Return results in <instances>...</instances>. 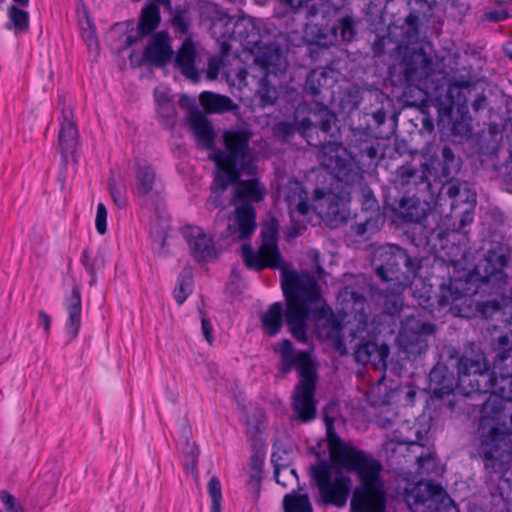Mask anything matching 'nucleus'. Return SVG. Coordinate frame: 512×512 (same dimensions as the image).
Listing matches in <instances>:
<instances>
[{
	"mask_svg": "<svg viewBox=\"0 0 512 512\" xmlns=\"http://www.w3.org/2000/svg\"><path fill=\"white\" fill-rule=\"evenodd\" d=\"M495 353L491 366L482 350L487 370L486 389L490 393L481 405L473 432L472 459H480L489 474H504L512 468V340L503 333L491 340Z\"/></svg>",
	"mask_w": 512,
	"mask_h": 512,
	"instance_id": "nucleus-1",
	"label": "nucleus"
},
{
	"mask_svg": "<svg viewBox=\"0 0 512 512\" xmlns=\"http://www.w3.org/2000/svg\"><path fill=\"white\" fill-rule=\"evenodd\" d=\"M508 250L503 245L490 248L474 269H461L449 275L447 280L439 284L438 307H449L454 316L468 318L471 309L466 302L469 297L477 294L480 289L484 290V287H490L499 298L478 303V312L484 319L499 313L507 298L509 278L504 268L509 262Z\"/></svg>",
	"mask_w": 512,
	"mask_h": 512,
	"instance_id": "nucleus-2",
	"label": "nucleus"
},
{
	"mask_svg": "<svg viewBox=\"0 0 512 512\" xmlns=\"http://www.w3.org/2000/svg\"><path fill=\"white\" fill-rule=\"evenodd\" d=\"M486 370L480 345L469 343L462 353L455 347H444L439 360L428 373L426 391L434 403L453 411L457 388L466 395L486 389L488 380L483 374Z\"/></svg>",
	"mask_w": 512,
	"mask_h": 512,
	"instance_id": "nucleus-3",
	"label": "nucleus"
},
{
	"mask_svg": "<svg viewBox=\"0 0 512 512\" xmlns=\"http://www.w3.org/2000/svg\"><path fill=\"white\" fill-rule=\"evenodd\" d=\"M281 287L285 298L284 311L281 302H274L261 315L263 331L270 337L280 333L285 319L294 339L306 343L308 320L313 306L321 300V288L315 277L308 271H283Z\"/></svg>",
	"mask_w": 512,
	"mask_h": 512,
	"instance_id": "nucleus-4",
	"label": "nucleus"
},
{
	"mask_svg": "<svg viewBox=\"0 0 512 512\" xmlns=\"http://www.w3.org/2000/svg\"><path fill=\"white\" fill-rule=\"evenodd\" d=\"M301 136L311 147L318 149L320 165L336 179L354 183L362 173L351 159H344L339 151L343 147L342 133L336 113L326 103L310 108L308 116L301 119Z\"/></svg>",
	"mask_w": 512,
	"mask_h": 512,
	"instance_id": "nucleus-5",
	"label": "nucleus"
},
{
	"mask_svg": "<svg viewBox=\"0 0 512 512\" xmlns=\"http://www.w3.org/2000/svg\"><path fill=\"white\" fill-rule=\"evenodd\" d=\"M424 260L416 249L391 243L379 246L373 254L372 266L378 279L387 286L380 289L371 285L372 297L388 299L401 295L420 276Z\"/></svg>",
	"mask_w": 512,
	"mask_h": 512,
	"instance_id": "nucleus-6",
	"label": "nucleus"
},
{
	"mask_svg": "<svg viewBox=\"0 0 512 512\" xmlns=\"http://www.w3.org/2000/svg\"><path fill=\"white\" fill-rule=\"evenodd\" d=\"M339 310L343 315L355 321L354 327L349 329L347 336L348 347L357 363L366 365L371 363L376 368H386V360L390 355V348L386 343L378 344L372 338L369 325V304L366 297L350 287H344L337 298Z\"/></svg>",
	"mask_w": 512,
	"mask_h": 512,
	"instance_id": "nucleus-7",
	"label": "nucleus"
},
{
	"mask_svg": "<svg viewBox=\"0 0 512 512\" xmlns=\"http://www.w3.org/2000/svg\"><path fill=\"white\" fill-rule=\"evenodd\" d=\"M279 356L278 377L287 376L296 369L299 381L292 394V409L302 422H309L316 417L317 401L315 399L318 382L317 364L307 350L295 349L289 339H282L273 346Z\"/></svg>",
	"mask_w": 512,
	"mask_h": 512,
	"instance_id": "nucleus-8",
	"label": "nucleus"
},
{
	"mask_svg": "<svg viewBox=\"0 0 512 512\" xmlns=\"http://www.w3.org/2000/svg\"><path fill=\"white\" fill-rule=\"evenodd\" d=\"M326 438L330 461L322 459L320 454L317 453V462L310 468L311 477L318 488L323 504L344 507L352 489V479L342 472H337L333 480V465L354 445L339 437L332 420H329L327 424Z\"/></svg>",
	"mask_w": 512,
	"mask_h": 512,
	"instance_id": "nucleus-9",
	"label": "nucleus"
},
{
	"mask_svg": "<svg viewBox=\"0 0 512 512\" xmlns=\"http://www.w3.org/2000/svg\"><path fill=\"white\" fill-rule=\"evenodd\" d=\"M400 177L407 188H389L384 195V206L391 211L395 221L422 224L431 212V204L421 199L419 193L429 192L431 182L424 171L411 167H402Z\"/></svg>",
	"mask_w": 512,
	"mask_h": 512,
	"instance_id": "nucleus-10",
	"label": "nucleus"
},
{
	"mask_svg": "<svg viewBox=\"0 0 512 512\" xmlns=\"http://www.w3.org/2000/svg\"><path fill=\"white\" fill-rule=\"evenodd\" d=\"M280 31L271 22L251 21L228 16L221 37L243 41L265 67L278 65L282 58Z\"/></svg>",
	"mask_w": 512,
	"mask_h": 512,
	"instance_id": "nucleus-11",
	"label": "nucleus"
},
{
	"mask_svg": "<svg viewBox=\"0 0 512 512\" xmlns=\"http://www.w3.org/2000/svg\"><path fill=\"white\" fill-rule=\"evenodd\" d=\"M382 471L383 465L378 459L354 446L333 465V479L337 472L356 476L358 485L354 487L351 496L354 501L360 498H388Z\"/></svg>",
	"mask_w": 512,
	"mask_h": 512,
	"instance_id": "nucleus-12",
	"label": "nucleus"
},
{
	"mask_svg": "<svg viewBox=\"0 0 512 512\" xmlns=\"http://www.w3.org/2000/svg\"><path fill=\"white\" fill-rule=\"evenodd\" d=\"M356 25L353 15L339 7L322 11L311 29L313 40L307 47L308 57L319 62L330 46L351 43L357 35Z\"/></svg>",
	"mask_w": 512,
	"mask_h": 512,
	"instance_id": "nucleus-13",
	"label": "nucleus"
},
{
	"mask_svg": "<svg viewBox=\"0 0 512 512\" xmlns=\"http://www.w3.org/2000/svg\"><path fill=\"white\" fill-rule=\"evenodd\" d=\"M437 332L436 324L409 317L403 324L397 341L401 352L410 361H416L424 356Z\"/></svg>",
	"mask_w": 512,
	"mask_h": 512,
	"instance_id": "nucleus-14",
	"label": "nucleus"
},
{
	"mask_svg": "<svg viewBox=\"0 0 512 512\" xmlns=\"http://www.w3.org/2000/svg\"><path fill=\"white\" fill-rule=\"evenodd\" d=\"M450 198L451 218L455 221L451 230L457 233H467L465 227L473 222L477 202L476 192L472 191L466 181L449 179L443 186Z\"/></svg>",
	"mask_w": 512,
	"mask_h": 512,
	"instance_id": "nucleus-15",
	"label": "nucleus"
},
{
	"mask_svg": "<svg viewBox=\"0 0 512 512\" xmlns=\"http://www.w3.org/2000/svg\"><path fill=\"white\" fill-rule=\"evenodd\" d=\"M338 182L351 187L358 185L356 191L358 201L361 205L362 212L365 213V218L359 222H355L351 226V230L359 237L368 238L372 234L380 231L385 223V215L381 212L379 202L374 195L372 189L365 183L364 175L362 174L361 180L348 183L337 179Z\"/></svg>",
	"mask_w": 512,
	"mask_h": 512,
	"instance_id": "nucleus-16",
	"label": "nucleus"
},
{
	"mask_svg": "<svg viewBox=\"0 0 512 512\" xmlns=\"http://www.w3.org/2000/svg\"><path fill=\"white\" fill-rule=\"evenodd\" d=\"M313 199L319 202L321 213L330 226L337 227L347 222L350 211L351 190L349 186L335 188H315Z\"/></svg>",
	"mask_w": 512,
	"mask_h": 512,
	"instance_id": "nucleus-17",
	"label": "nucleus"
},
{
	"mask_svg": "<svg viewBox=\"0 0 512 512\" xmlns=\"http://www.w3.org/2000/svg\"><path fill=\"white\" fill-rule=\"evenodd\" d=\"M252 133L247 128H233L223 135L224 148L231 159V169L245 170L247 175H254L257 167L249 146Z\"/></svg>",
	"mask_w": 512,
	"mask_h": 512,
	"instance_id": "nucleus-18",
	"label": "nucleus"
},
{
	"mask_svg": "<svg viewBox=\"0 0 512 512\" xmlns=\"http://www.w3.org/2000/svg\"><path fill=\"white\" fill-rule=\"evenodd\" d=\"M379 140L380 138L376 137L369 128H365L362 124L357 127L351 125L345 140L346 148H341L344 151H349V156L343 158L351 159L359 171L363 173L356 163V158L359 161L368 160L369 165L373 162L376 163L381 158L379 155Z\"/></svg>",
	"mask_w": 512,
	"mask_h": 512,
	"instance_id": "nucleus-19",
	"label": "nucleus"
},
{
	"mask_svg": "<svg viewBox=\"0 0 512 512\" xmlns=\"http://www.w3.org/2000/svg\"><path fill=\"white\" fill-rule=\"evenodd\" d=\"M408 497L413 498V504L419 512H459L446 490L433 482L420 483L408 493Z\"/></svg>",
	"mask_w": 512,
	"mask_h": 512,
	"instance_id": "nucleus-20",
	"label": "nucleus"
},
{
	"mask_svg": "<svg viewBox=\"0 0 512 512\" xmlns=\"http://www.w3.org/2000/svg\"><path fill=\"white\" fill-rule=\"evenodd\" d=\"M135 51L129 55L131 64L136 63V66H141L144 63L156 68H163L167 66L174 57V50L172 47L171 37L166 30L155 32L149 38L147 45L141 57H137Z\"/></svg>",
	"mask_w": 512,
	"mask_h": 512,
	"instance_id": "nucleus-21",
	"label": "nucleus"
},
{
	"mask_svg": "<svg viewBox=\"0 0 512 512\" xmlns=\"http://www.w3.org/2000/svg\"><path fill=\"white\" fill-rule=\"evenodd\" d=\"M317 304L313 306L312 312L316 321V330L319 337L330 340L340 354H348L349 347L347 339L345 340L342 336L343 325L340 318L336 316L334 311L329 306L317 307Z\"/></svg>",
	"mask_w": 512,
	"mask_h": 512,
	"instance_id": "nucleus-22",
	"label": "nucleus"
},
{
	"mask_svg": "<svg viewBox=\"0 0 512 512\" xmlns=\"http://www.w3.org/2000/svg\"><path fill=\"white\" fill-rule=\"evenodd\" d=\"M172 62L174 68L179 70L186 79L193 83L200 81L204 67H200L201 53L191 36L185 37L178 50L174 51Z\"/></svg>",
	"mask_w": 512,
	"mask_h": 512,
	"instance_id": "nucleus-23",
	"label": "nucleus"
},
{
	"mask_svg": "<svg viewBox=\"0 0 512 512\" xmlns=\"http://www.w3.org/2000/svg\"><path fill=\"white\" fill-rule=\"evenodd\" d=\"M58 106L61 108L60 131L58 143L61 151L62 161L67 163L68 154L76 162L75 153L78 145V130L74 121V112L70 104H66V96H58Z\"/></svg>",
	"mask_w": 512,
	"mask_h": 512,
	"instance_id": "nucleus-24",
	"label": "nucleus"
},
{
	"mask_svg": "<svg viewBox=\"0 0 512 512\" xmlns=\"http://www.w3.org/2000/svg\"><path fill=\"white\" fill-rule=\"evenodd\" d=\"M179 103L181 106L192 104L187 114V124L194 133L196 143L203 149L214 150L216 132L207 115L187 95H182Z\"/></svg>",
	"mask_w": 512,
	"mask_h": 512,
	"instance_id": "nucleus-25",
	"label": "nucleus"
},
{
	"mask_svg": "<svg viewBox=\"0 0 512 512\" xmlns=\"http://www.w3.org/2000/svg\"><path fill=\"white\" fill-rule=\"evenodd\" d=\"M245 170H228L229 176L234 180L233 202H240L241 205H252L253 202L262 201L265 197V187L257 179H241Z\"/></svg>",
	"mask_w": 512,
	"mask_h": 512,
	"instance_id": "nucleus-26",
	"label": "nucleus"
},
{
	"mask_svg": "<svg viewBox=\"0 0 512 512\" xmlns=\"http://www.w3.org/2000/svg\"><path fill=\"white\" fill-rule=\"evenodd\" d=\"M235 224L227 223L226 228L219 233L221 239L228 238L236 231L239 239L249 240L256 229V210L253 205H240L233 212Z\"/></svg>",
	"mask_w": 512,
	"mask_h": 512,
	"instance_id": "nucleus-27",
	"label": "nucleus"
},
{
	"mask_svg": "<svg viewBox=\"0 0 512 512\" xmlns=\"http://www.w3.org/2000/svg\"><path fill=\"white\" fill-rule=\"evenodd\" d=\"M403 64L401 80L407 85H412L427 76L432 60L423 48H414L404 56Z\"/></svg>",
	"mask_w": 512,
	"mask_h": 512,
	"instance_id": "nucleus-28",
	"label": "nucleus"
},
{
	"mask_svg": "<svg viewBox=\"0 0 512 512\" xmlns=\"http://www.w3.org/2000/svg\"><path fill=\"white\" fill-rule=\"evenodd\" d=\"M455 150H458V147L455 146L453 149L444 144L435 152L430 163L435 175L452 179L460 171L462 160Z\"/></svg>",
	"mask_w": 512,
	"mask_h": 512,
	"instance_id": "nucleus-29",
	"label": "nucleus"
},
{
	"mask_svg": "<svg viewBox=\"0 0 512 512\" xmlns=\"http://www.w3.org/2000/svg\"><path fill=\"white\" fill-rule=\"evenodd\" d=\"M184 236L191 250V255L198 261H209L218 256V251L211 238L200 227H187Z\"/></svg>",
	"mask_w": 512,
	"mask_h": 512,
	"instance_id": "nucleus-30",
	"label": "nucleus"
},
{
	"mask_svg": "<svg viewBox=\"0 0 512 512\" xmlns=\"http://www.w3.org/2000/svg\"><path fill=\"white\" fill-rule=\"evenodd\" d=\"M260 252L266 259L271 260L270 268L286 270V264L278 249V224L272 221L261 230Z\"/></svg>",
	"mask_w": 512,
	"mask_h": 512,
	"instance_id": "nucleus-31",
	"label": "nucleus"
},
{
	"mask_svg": "<svg viewBox=\"0 0 512 512\" xmlns=\"http://www.w3.org/2000/svg\"><path fill=\"white\" fill-rule=\"evenodd\" d=\"M234 180L229 176L226 167L219 166L214 173V178L210 185V195L205 203V208L209 211L220 208L223 210L225 205V192L231 186Z\"/></svg>",
	"mask_w": 512,
	"mask_h": 512,
	"instance_id": "nucleus-32",
	"label": "nucleus"
},
{
	"mask_svg": "<svg viewBox=\"0 0 512 512\" xmlns=\"http://www.w3.org/2000/svg\"><path fill=\"white\" fill-rule=\"evenodd\" d=\"M327 81L328 77L325 70L312 69L307 74L303 90L313 99L314 105L326 103L331 97L332 92L326 85Z\"/></svg>",
	"mask_w": 512,
	"mask_h": 512,
	"instance_id": "nucleus-33",
	"label": "nucleus"
},
{
	"mask_svg": "<svg viewBox=\"0 0 512 512\" xmlns=\"http://www.w3.org/2000/svg\"><path fill=\"white\" fill-rule=\"evenodd\" d=\"M68 320L65 329L69 341L77 338L81 327L82 299L80 288L74 285L71 294L65 300Z\"/></svg>",
	"mask_w": 512,
	"mask_h": 512,
	"instance_id": "nucleus-34",
	"label": "nucleus"
},
{
	"mask_svg": "<svg viewBox=\"0 0 512 512\" xmlns=\"http://www.w3.org/2000/svg\"><path fill=\"white\" fill-rule=\"evenodd\" d=\"M369 116L371 119L368 120L365 125V128H369V130L375 134L376 137L380 139H387L394 132V122L396 115L392 114L390 122L387 121V111L384 107H380L373 111L371 114H364V117Z\"/></svg>",
	"mask_w": 512,
	"mask_h": 512,
	"instance_id": "nucleus-35",
	"label": "nucleus"
},
{
	"mask_svg": "<svg viewBox=\"0 0 512 512\" xmlns=\"http://www.w3.org/2000/svg\"><path fill=\"white\" fill-rule=\"evenodd\" d=\"M161 22L160 8L155 3L146 4L139 15L137 34L146 37L155 33Z\"/></svg>",
	"mask_w": 512,
	"mask_h": 512,
	"instance_id": "nucleus-36",
	"label": "nucleus"
},
{
	"mask_svg": "<svg viewBox=\"0 0 512 512\" xmlns=\"http://www.w3.org/2000/svg\"><path fill=\"white\" fill-rule=\"evenodd\" d=\"M200 100L202 105L210 113L220 114L230 112L234 108H237V105L233 102V100L230 97L216 94L213 92H202L200 94Z\"/></svg>",
	"mask_w": 512,
	"mask_h": 512,
	"instance_id": "nucleus-37",
	"label": "nucleus"
},
{
	"mask_svg": "<svg viewBox=\"0 0 512 512\" xmlns=\"http://www.w3.org/2000/svg\"><path fill=\"white\" fill-rule=\"evenodd\" d=\"M136 189L141 197H148L153 189L156 173L150 164L136 162Z\"/></svg>",
	"mask_w": 512,
	"mask_h": 512,
	"instance_id": "nucleus-38",
	"label": "nucleus"
},
{
	"mask_svg": "<svg viewBox=\"0 0 512 512\" xmlns=\"http://www.w3.org/2000/svg\"><path fill=\"white\" fill-rule=\"evenodd\" d=\"M9 22L7 29H13L16 35L29 31V13L18 5H10L7 11Z\"/></svg>",
	"mask_w": 512,
	"mask_h": 512,
	"instance_id": "nucleus-39",
	"label": "nucleus"
},
{
	"mask_svg": "<svg viewBox=\"0 0 512 512\" xmlns=\"http://www.w3.org/2000/svg\"><path fill=\"white\" fill-rule=\"evenodd\" d=\"M283 512H313V507L307 494L293 490L284 496Z\"/></svg>",
	"mask_w": 512,
	"mask_h": 512,
	"instance_id": "nucleus-40",
	"label": "nucleus"
},
{
	"mask_svg": "<svg viewBox=\"0 0 512 512\" xmlns=\"http://www.w3.org/2000/svg\"><path fill=\"white\" fill-rule=\"evenodd\" d=\"M271 131L277 140L287 142L296 133L301 135V120H298L297 117H295L293 121L281 120L275 122L271 127Z\"/></svg>",
	"mask_w": 512,
	"mask_h": 512,
	"instance_id": "nucleus-41",
	"label": "nucleus"
},
{
	"mask_svg": "<svg viewBox=\"0 0 512 512\" xmlns=\"http://www.w3.org/2000/svg\"><path fill=\"white\" fill-rule=\"evenodd\" d=\"M388 498H360L354 501L351 498V512H386Z\"/></svg>",
	"mask_w": 512,
	"mask_h": 512,
	"instance_id": "nucleus-42",
	"label": "nucleus"
},
{
	"mask_svg": "<svg viewBox=\"0 0 512 512\" xmlns=\"http://www.w3.org/2000/svg\"><path fill=\"white\" fill-rule=\"evenodd\" d=\"M241 250L243 262L248 269L262 271L267 267L270 268L271 260L266 259L261 252L260 254L254 252L250 243L243 244Z\"/></svg>",
	"mask_w": 512,
	"mask_h": 512,
	"instance_id": "nucleus-43",
	"label": "nucleus"
},
{
	"mask_svg": "<svg viewBox=\"0 0 512 512\" xmlns=\"http://www.w3.org/2000/svg\"><path fill=\"white\" fill-rule=\"evenodd\" d=\"M189 435L190 428L187 420L185 419L184 422L182 423L180 439L184 442L183 453L186 458L185 466L187 469L194 470L196 469L197 458L200 452L194 443H190Z\"/></svg>",
	"mask_w": 512,
	"mask_h": 512,
	"instance_id": "nucleus-44",
	"label": "nucleus"
},
{
	"mask_svg": "<svg viewBox=\"0 0 512 512\" xmlns=\"http://www.w3.org/2000/svg\"><path fill=\"white\" fill-rule=\"evenodd\" d=\"M171 25L177 35L190 36L189 9L187 7L177 6L170 20Z\"/></svg>",
	"mask_w": 512,
	"mask_h": 512,
	"instance_id": "nucleus-45",
	"label": "nucleus"
},
{
	"mask_svg": "<svg viewBox=\"0 0 512 512\" xmlns=\"http://www.w3.org/2000/svg\"><path fill=\"white\" fill-rule=\"evenodd\" d=\"M263 416V413H260L259 416H253L252 418H248L246 421L247 430L246 435L250 441L251 449H260L264 448V439H263V430L261 428V423L259 417Z\"/></svg>",
	"mask_w": 512,
	"mask_h": 512,
	"instance_id": "nucleus-46",
	"label": "nucleus"
},
{
	"mask_svg": "<svg viewBox=\"0 0 512 512\" xmlns=\"http://www.w3.org/2000/svg\"><path fill=\"white\" fill-rule=\"evenodd\" d=\"M291 221H302L307 223L315 208L308 202V197L298 200L294 205L287 206Z\"/></svg>",
	"mask_w": 512,
	"mask_h": 512,
	"instance_id": "nucleus-47",
	"label": "nucleus"
},
{
	"mask_svg": "<svg viewBox=\"0 0 512 512\" xmlns=\"http://www.w3.org/2000/svg\"><path fill=\"white\" fill-rule=\"evenodd\" d=\"M404 31V39L408 43H414L419 39L420 34V17L415 10H411L405 17L404 24L401 26Z\"/></svg>",
	"mask_w": 512,
	"mask_h": 512,
	"instance_id": "nucleus-48",
	"label": "nucleus"
},
{
	"mask_svg": "<svg viewBox=\"0 0 512 512\" xmlns=\"http://www.w3.org/2000/svg\"><path fill=\"white\" fill-rule=\"evenodd\" d=\"M192 275L189 270H183L177 281V286L174 289V298L178 304H183L189 293H191Z\"/></svg>",
	"mask_w": 512,
	"mask_h": 512,
	"instance_id": "nucleus-49",
	"label": "nucleus"
},
{
	"mask_svg": "<svg viewBox=\"0 0 512 512\" xmlns=\"http://www.w3.org/2000/svg\"><path fill=\"white\" fill-rule=\"evenodd\" d=\"M307 197V192L305 191L302 183L296 179L288 180L285 187L284 199L287 203V206L294 205L298 200Z\"/></svg>",
	"mask_w": 512,
	"mask_h": 512,
	"instance_id": "nucleus-50",
	"label": "nucleus"
},
{
	"mask_svg": "<svg viewBox=\"0 0 512 512\" xmlns=\"http://www.w3.org/2000/svg\"><path fill=\"white\" fill-rule=\"evenodd\" d=\"M312 0H278V2L286 8L289 12L294 14L298 13L300 9L307 8V18L316 17L321 9L316 5H308Z\"/></svg>",
	"mask_w": 512,
	"mask_h": 512,
	"instance_id": "nucleus-51",
	"label": "nucleus"
},
{
	"mask_svg": "<svg viewBox=\"0 0 512 512\" xmlns=\"http://www.w3.org/2000/svg\"><path fill=\"white\" fill-rule=\"evenodd\" d=\"M169 234V225L165 221L162 223H153L151 225V235L155 241L160 242V255H168L169 250L167 249V237Z\"/></svg>",
	"mask_w": 512,
	"mask_h": 512,
	"instance_id": "nucleus-52",
	"label": "nucleus"
},
{
	"mask_svg": "<svg viewBox=\"0 0 512 512\" xmlns=\"http://www.w3.org/2000/svg\"><path fill=\"white\" fill-rule=\"evenodd\" d=\"M207 489L212 500L211 512H221L222 491L221 483L217 476L210 478Z\"/></svg>",
	"mask_w": 512,
	"mask_h": 512,
	"instance_id": "nucleus-53",
	"label": "nucleus"
},
{
	"mask_svg": "<svg viewBox=\"0 0 512 512\" xmlns=\"http://www.w3.org/2000/svg\"><path fill=\"white\" fill-rule=\"evenodd\" d=\"M81 263L91 276L90 283L93 284L96 281V269L100 266H103L104 258L100 255H97L95 258L91 259L88 250H84L81 257Z\"/></svg>",
	"mask_w": 512,
	"mask_h": 512,
	"instance_id": "nucleus-54",
	"label": "nucleus"
},
{
	"mask_svg": "<svg viewBox=\"0 0 512 512\" xmlns=\"http://www.w3.org/2000/svg\"><path fill=\"white\" fill-rule=\"evenodd\" d=\"M108 188L113 202L119 207L123 208L126 206L127 200L124 197L122 190L117 186L114 174L111 171L110 177L108 178Z\"/></svg>",
	"mask_w": 512,
	"mask_h": 512,
	"instance_id": "nucleus-55",
	"label": "nucleus"
},
{
	"mask_svg": "<svg viewBox=\"0 0 512 512\" xmlns=\"http://www.w3.org/2000/svg\"><path fill=\"white\" fill-rule=\"evenodd\" d=\"M413 296L417 300L419 306L426 310H433L434 301L431 296L430 289H426L425 287L422 289H416L413 291Z\"/></svg>",
	"mask_w": 512,
	"mask_h": 512,
	"instance_id": "nucleus-56",
	"label": "nucleus"
},
{
	"mask_svg": "<svg viewBox=\"0 0 512 512\" xmlns=\"http://www.w3.org/2000/svg\"><path fill=\"white\" fill-rule=\"evenodd\" d=\"M0 501L6 512H22V506L17 502L16 498L7 490L0 491Z\"/></svg>",
	"mask_w": 512,
	"mask_h": 512,
	"instance_id": "nucleus-57",
	"label": "nucleus"
},
{
	"mask_svg": "<svg viewBox=\"0 0 512 512\" xmlns=\"http://www.w3.org/2000/svg\"><path fill=\"white\" fill-rule=\"evenodd\" d=\"M87 25L89 27L88 30L84 31V40L88 47V49L91 51L92 49H95L98 53L99 50V43L95 32V26L93 24V21L87 16Z\"/></svg>",
	"mask_w": 512,
	"mask_h": 512,
	"instance_id": "nucleus-58",
	"label": "nucleus"
},
{
	"mask_svg": "<svg viewBox=\"0 0 512 512\" xmlns=\"http://www.w3.org/2000/svg\"><path fill=\"white\" fill-rule=\"evenodd\" d=\"M360 102L361 100L357 93H349L346 97L341 99L340 106L343 111L350 114L359 109Z\"/></svg>",
	"mask_w": 512,
	"mask_h": 512,
	"instance_id": "nucleus-59",
	"label": "nucleus"
},
{
	"mask_svg": "<svg viewBox=\"0 0 512 512\" xmlns=\"http://www.w3.org/2000/svg\"><path fill=\"white\" fill-rule=\"evenodd\" d=\"M96 229L99 234L104 235L107 231V209L103 203L97 206Z\"/></svg>",
	"mask_w": 512,
	"mask_h": 512,
	"instance_id": "nucleus-60",
	"label": "nucleus"
},
{
	"mask_svg": "<svg viewBox=\"0 0 512 512\" xmlns=\"http://www.w3.org/2000/svg\"><path fill=\"white\" fill-rule=\"evenodd\" d=\"M128 32H129V29H128V26H126V29L122 32V34L120 35V38H119L120 40H122V44L116 51V54H118V55L122 54L123 51H125L132 45L136 44L140 39L143 38V37H139L138 34L136 36H134V35L128 34Z\"/></svg>",
	"mask_w": 512,
	"mask_h": 512,
	"instance_id": "nucleus-61",
	"label": "nucleus"
},
{
	"mask_svg": "<svg viewBox=\"0 0 512 512\" xmlns=\"http://www.w3.org/2000/svg\"><path fill=\"white\" fill-rule=\"evenodd\" d=\"M471 127L469 124L456 120L452 123L451 134L461 138H468L471 135Z\"/></svg>",
	"mask_w": 512,
	"mask_h": 512,
	"instance_id": "nucleus-62",
	"label": "nucleus"
},
{
	"mask_svg": "<svg viewBox=\"0 0 512 512\" xmlns=\"http://www.w3.org/2000/svg\"><path fill=\"white\" fill-rule=\"evenodd\" d=\"M509 18V12L506 9H495L487 11L483 15V19L492 23L502 22Z\"/></svg>",
	"mask_w": 512,
	"mask_h": 512,
	"instance_id": "nucleus-63",
	"label": "nucleus"
},
{
	"mask_svg": "<svg viewBox=\"0 0 512 512\" xmlns=\"http://www.w3.org/2000/svg\"><path fill=\"white\" fill-rule=\"evenodd\" d=\"M222 64L221 58L212 56L208 60L206 76L209 80H214L219 74V70Z\"/></svg>",
	"mask_w": 512,
	"mask_h": 512,
	"instance_id": "nucleus-64",
	"label": "nucleus"
}]
</instances>
